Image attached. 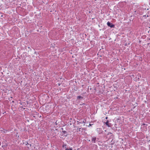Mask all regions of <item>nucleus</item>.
<instances>
[{
	"instance_id": "f257e3e1",
	"label": "nucleus",
	"mask_w": 150,
	"mask_h": 150,
	"mask_svg": "<svg viewBox=\"0 0 150 150\" xmlns=\"http://www.w3.org/2000/svg\"><path fill=\"white\" fill-rule=\"evenodd\" d=\"M107 24L108 26L110 28H114L115 27V25L112 23H110L109 22H107Z\"/></svg>"
},
{
	"instance_id": "7ed1b4c3",
	"label": "nucleus",
	"mask_w": 150,
	"mask_h": 150,
	"mask_svg": "<svg viewBox=\"0 0 150 150\" xmlns=\"http://www.w3.org/2000/svg\"><path fill=\"white\" fill-rule=\"evenodd\" d=\"M96 139V137H93L92 138V141L94 143H95V141Z\"/></svg>"
},
{
	"instance_id": "1a4fd4ad",
	"label": "nucleus",
	"mask_w": 150,
	"mask_h": 150,
	"mask_svg": "<svg viewBox=\"0 0 150 150\" xmlns=\"http://www.w3.org/2000/svg\"><path fill=\"white\" fill-rule=\"evenodd\" d=\"M92 125H93V124H89V125L88 126L89 127L90 126H91Z\"/></svg>"
},
{
	"instance_id": "423d86ee",
	"label": "nucleus",
	"mask_w": 150,
	"mask_h": 150,
	"mask_svg": "<svg viewBox=\"0 0 150 150\" xmlns=\"http://www.w3.org/2000/svg\"><path fill=\"white\" fill-rule=\"evenodd\" d=\"M100 130V128H97V131L99 132Z\"/></svg>"
},
{
	"instance_id": "9d476101",
	"label": "nucleus",
	"mask_w": 150,
	"mask_h": 150,
	"mask_svg": "<svg viewBox=\"0 0 150 150\" xmlns=\"http://www.w3.org/2000/svg\"><path fill=\"white\" fill-rule=\"evenodd\" d=\"M63 132L64 134H65V133H66V132L65 131H63Z\"/></svg>"
},
{
	"instance_id": "20e7f679",
	"label": "nucleus",
	"mask_w": 150,
	"mask_h": 150,
	"mask_svg": "<svg viewBox=\"0 0 150 150\" xmlns=\"http://www.w3.org/2000/svg\"><path fill=\"white\" fill-rule=\"evenodd\" d=\"M65 149L66 150H72V148H70L69 149H68L66 147H65Z\"/></svg>"
},
{
	"instance_id": "39448f33",
	"label": "nucleus",
	"mask_w": 150,
	"mask_h": 150,
	"mask_svg": "<svg viewBox=\"0 0 150 150\" xmlns=\"http://www.w3.org/2000/svg\"><path fill=\"white\" fill-rule=\"evenodd\" d=\"M77 98L79 99H81L82 98V97L80 96H79L77 97Z\"/></svg>"
},
{
	"instance_id": "9b49d317",
	"label": "nucleus",
	"mask_w": 150,
	"mask_h": 150,
	"mask_svg": "<svg viewBox=\"0 0 150 150\" xmlns=\"http://www.w3.org/2000/svg\"><path fill=\"white\" fill-rule=\"evenodd\" d=\"M105 118H106V119H107V117H106Z\"/></svg>"
},
{
	"instance_id": "0eeeda50",
	"label": "nucleus",
	"mask_w": 150,
	"mask_h": 150,
	"mask_svg": "<svg viewBox=\"0 0 150 150\" xmlns=\"http://www.w3.org/2000/svg\"><path fill=\"white\" fill-rule=\"evenodd\" d=\"M86 120H83V121L82 123H85Z\"/></svg>"
},
{
	"instance_id": "f03ea898",
	"label": "nucleus",
	"mask_w": 150,
	"mask_h": 150,
	"mask_svg": "<svg viewBox=\"0 0 150 150\" xmlns=\"http://www.w3.org/2000/svg\"><path fill=\"white\" fill-rule=\"evenodd\" d=\"M105 124L106 125L108 126V127H111V124H109V122H108V121H107L106 122H105Z\"/></svg>"
},
{
	"instance_id": "6e6552de",
	"label": "nucleus",
	"mask_w": 150,
	"mask_h": 150,
	"mask_svg": "<svg viewBox=\"0 0 150 150\" xmlns=\"http://www.w3.org/2000/svg\"><path fill=\"white\" fill-rule=\"evenodd\" d=\"M63 147H65V148L66 147V145L65 144H64L63 145Z\"/></svg>"
}]
</instances>
